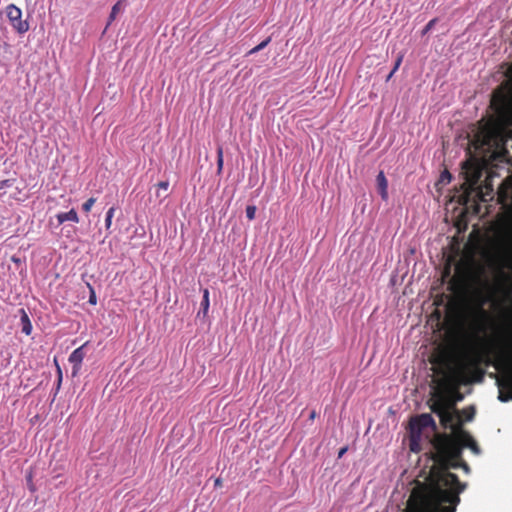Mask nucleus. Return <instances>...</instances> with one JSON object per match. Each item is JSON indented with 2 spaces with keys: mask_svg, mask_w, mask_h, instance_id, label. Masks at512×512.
I'll return each instance as SVG.
<instances>
[{
  "mask_svg": "<svg viewBox=\"0 0 512 512\" xmlns=\"http://www.w3.org/2000/svg\"><path fill=\"white\" fill-rule=\"evenodd\" d=\"M377 189L381 198L386 201L388 199V181L383 171L376 176Z\"/></svg>",
  "mask_w": 512,
  "mask_h": 512,
  "instance_id": "8",
  "label": "nucleus"
},
{
  "mask_svg": "<svg viewBox=\"0 0 512 512\" xmlns=\"http://www.w3.org/2000/svg\"><path fill=\"white\" fill-rule=\"evenodd\" d=\"M56 219L59 224H63L66 221H71L74 223L79 222V217L75 209H71L68 212H61L56 215Z\"/></svg>",
  "mask_w": 512,
  "mask_h": 512,
  "instance_id": "9",
  "label": "nucleus"
},
{
  "mask_svg": "<svg viewBox=\"0 0 512 512\" xmlns=\"http://www.w3.org/2000/svg\"><path fill=\"white\" fill-rule=\"evenodd\" d=\"M394 73H392V71L389 73V75L387 76V80H389L392 76H393Z\"/></svg>",
  "mask_w": 512,
  "mask_h": 512,
  "instance_id": "31",
  "label": "nucleus"
},
{
  "mask_svg": "<svg viewBox=\"0 0 512 512\" xmlns=\"http://www.w3.org/2000/svg\"><path fill=\"white\" fill-rule=\"evenodd\" d=\"M489 107L492 115L482 128L484 142L490 147L504 148L512 140V79L493 91Z\"/></svg>",
  "mask_w": 512,
  "mask_h": 512,
  "instance_id": "2",
  "label": "nucleus"
},
{
  "mask_svg": "<svg viewBox=\"0 0 512 512\" xmlns=\"http://www.w3.org/2000/svg\"><path fill=\"white\" fill-rule=\"evenodd\" d=\"M95 202H96V199L93 198V197H91L88 200H86V202H84L83 205H82L83 211L86 212V213L90 212V210L93 207V205L95 204Z\"/></svg>",
  "mask_w": 512,
  "mask_h": 512,
  "instance_id": "20",
  "label": "nucleus"
},
{
  "mask_svg": "<svg viewBox=\"0 0 512 512\" xmlns=\"http://www.w3.org/2000/svg\"><path fill=\"white\" fill-rule=\"evenodd\" d=\"M57 374H58V377H57V381H56V384H55L54 396H56L57 393L59 392L60 387H61V383H62V371H61V368L59 367V365H57Z\"/></svg>",
  "mask_w": 512,
  "mask_h": 512,
  "instance_id": "19",
  "label": "nucleus"
},
{
  "mask_svg": "<svg viewBox=\"0 0 512 512\" xmlns=\"http://www.w3.org/2000/svg\"><path fill=\"white\" fill-rule=\"evenodd\" d=\"M271 42V37H267L265 40H263L261 43H259L257 46L252 48L248 54L253 55L255 53H258L259 51L263 50L269 43Z\"/></svg>",
  "mask_w": 512,
  "mask_h": 512,
  "instance_id": "16",
  "label": "nucleus"
},
{
  "mask_svg": "<svg viewBox=\"0 0 512 512\" xmlns=\"http://www.w3.org/2000/svg\"><path fill=\"white\" fill-rule=\"evenodd\" d=\"M10 186V180H3L1 183H0V189H3L5 187H9Z\"/></svg>",
  "mask_w": 512,
  "mask_h": 512,
  "instance_id": "28",
  "label": "nucleus"
},
{
  "mask_svg": "<svg viewBox=\"0 0 512 512\" xmlns=\"http://www.w3.org/2000/svg\"><path fill=\"white\" fill-rule=\"evenodd\" d=\"M123 4L122 1H118L112 6L110 15L108 17V22L106 28L112 24V22L116 19L117 14L122 10Z\"/></svg>",
  "mask_w": 512,
  "mask_h": 512,
  "instance_id": "12",
  "label": "nucleus"
},
{
  "mask_svg": "<svg viewBox=\"0 0 512 512\" xmlns=\"http://www.w3.org/2000/svg\"><path fill=\"white\" fill-rule=\"evenodd\" d=\"M223 149L221 146L217 148V173L220 174L223 169Z\"/></svg>",
  "mask_w": 512,
  "mask_h": 512,
  "instance_id": "17",
  "label": "nucleus"
},
{
  "mask_svg": "<svg viewBox=\"0 0 512 512\" xmlns=\"http://www.w3.org/2000/svg\"><path fill=\"white\" fill-rule=\"evenodd\" d=\"M451 175L448 171H444L442 174H441V177H440V180L442 182H446V183H449L451 181Z\"/></svg>",
  "mask_w": 512,
  "mask_h": 512,
  "instance_id": "24",
  "label": "nucleus"
},
{
  "mask_svg": "<svg viewBox=\"0 0 512 512\" xmlns=\"http://www.w3.org/2000/svg\"><path fill=\"white\" fill-rule=\"evenodd\" d=\"M114 213H115V208L114 207L109 208L108 211L106 212V216H105V227H106V229H109L111 227Z\"/></svg>",
  "mask_w": 512,
  "mask_h": 512,
  "instance_id": "18",
  "label": "nucleus"
},
{
  "mask_svg": "<svg viewBox=\"0 0 512 512\" xmlns=\"http://www.w3.org/2000/svg\"><path fill=\"white\" fill-rule=\"evenodd\" d=\"M461 468H463V470L466 472V473H469L470 472V467L468 466L467 463L465 462H461Z\"/></svg>",
  "mask_w": 512,
  "mask_h": 512,
  "instance_id": "30",
  "label": "nucleus"
},
{
  "mask_svg": "<svg viewBox=\"0 0 512 512\" xmlns=\"http://www.w3.org/2000/svg\"><path fill=\"white\" fill-rule=\"evenodd\" d=\"M439 458L440 471L428 485L413 490L405 512H456L460 503L459 494L466 489V483H461L449 469L461 467L462 461Z\"/></svg>",
  "mask_w": 512,
  "mask_h": 512,
  "instance_id": "1",
  "label": "nucleus"
},
{
  "mask_svg": "<svg viewBox=\"0 0 512 512\" xmlns=\"http://www.w3.org/2000/svg\"><path fill=\"white\" fill-rule=\"evenodd\" d=\"M463 400V395H461L460 393H457L456 394V397L454 400L450 399V398H442V399H438L436 401L433 402V404L431 405V408L433 406H435L436 404L438 403H445L446 405L450 406L453 404V408L458 411V409L456 408V403L459 402V401H462Z\"/></svg>",
  "mask_w": 512,
  "mask_h": 512,
  "instance_id": "11",
  "label": "nucleus"
},
{
  "mask_svg": "<svg viewBox=\"0 0 512 512\" xmlns=\"http://www.w3.org/2000/svg\"><path fill=\"white\" fill-rule=\"evenodd\" d=\"M89 287H90V295H89V300H88V302H89L90 304H92V305H96V303H97V298H96L95 291H94V289H93L91 286H89Z\"/></svg>",
  "mask_w": 512,
  "mask_h": 512,
  "instance_id": "23",
  "label": "nucleus"
},
{
  "mask_svg": "<svg viewBox=\"0 0 512 512\" xmlns=\"http://www.w3.org/2000/svg\"><path fill=\"white\" fill-rule=\"evenodd\" d=\"M500 290V284L492 283L486 276L477 280L475 302L469 305L463 318L465 338L474 350L483 343V336L490 328V314L485 305L494 301Z\"/></svg>",
  "mask_w": 512,
  "mask_h": 512,
  "instance_id": "3",
  "label": "nucleus"
},
{
  "mask_svg": "<svg viewBox=\"0 0 512 512\" xmlns=\"http://www.w3.org/2000/svg\"><path fill=\"white\" fill-rule=\"evenodd\" d=\"M436 22H437V19H436V18H434V19L430 20V21L426 24V26L423 28V30H422V35H425V34H427L429 31H431V30H432V28L435 26Z\"/></svg>",
  "mask_w": 512,
  "mask_h": 512,
  "instance_id": "22",
  "label": "nucleus"
},
{
  "mask_svg": "<svg viewBox=\"0 0 512 512\" xmlns=\"http://www.w3.org/2000/svg\"><path fill=\"white\" fill-rule=\"evenodd\" d=\"M410 449L413 452L419 450V441L424 429L430 428L432 432L437 431V425L431 414L422 413L410 421Z\"/></svg>",
  "mask_w": 512,
  "mask_h": 512,
  "instance_id": "5",
  "label": "nucleus"
},
{
  "mask_svg": "<svg viewBox=\"0 0 512 512\" xmlns=\"http://www.w3.org/2000/svg\"><path fill=\"white\" fill-rule=\"evenodd\" d=\"M87 343L83 344L82 346L76 348L69 356V362L72 364V376H76L80 369L83 362V359L85 358V347Z\"/></svg>",
  "mask_w": 512,
  "mask_h": 512,
  "instance_id": "7",
  "label": "nucleus"
},
{
  "mask_svg": "<svg viewBox=\"0 0 512 512\" xmlns=\"http://www.w3.org/2000/svg\"><path fill=\"white\" fill-rule=\"evenodd\" d=\"M458 412L460 413L461 415V419H463V416H465V419L466 421H471L473 420L474 416H475V409L473 406H470L468 408H465L463 411H459ZM464 422V420H462V423Z\"/></svg>",
  "mask_w": 512,
  "mask_h": 512,
  "instance_id": "14",
  "label": "nucleus"
},
{
  "mask_svg": "<svg viewBox=\"0 0 512 512\" xmlns=\"http://www.w3.org/2000/svg\"><path fill=\"white\" fill-rule=\"evenodd\" d=\"M495 271H496V273H497L498 275H500V274H501L500 269H495Z\"/></svg>",
  "mask_w": 512,
  "mask_h": 512,
  "instance_id": "32",
  "label": "nucleus"
},
{
  "mask_svg": "<svg viewBox=\"0 0 512 512\" xmlns=\"http://www.w3.org/2000/svg\"><path fill=\"white\" fill-rule=\"evenodd\" d=\"M464 446H465V448H470V449H471V451H472L475 455H480V454H481V450H480L479 446H478V445H477V443L474 441V439L472 438V436H471V435H470V439L465 441Z\"/></svg>",
  "mask_w": 512,
  "mask_h": 512,
  "instance_id": "15",
  "label": "nucleus"
},
{
  "mask_svg": "<svg viewBox=\"0 0 512 512\" xmlns=\"http://www.w3.org/2000/svg\"><path fill=\"white\" fill-rule=\"evenodd\" d=\"M255 215H256V207L254 205H248L246 207V217L249 220H253L255 218Z\"/></svg>",
  "mask_w": 512,
  "mask_h": 512,
  "instance_id": "21",
  "label": "nucleus"
},
{
  "mask_svg": "<svg viewBox=\"0 0 512 512\" xmlns=\"http://www.w3.org/2000/svg\"><path fill=\"white\" fill-rule=\"evenodd\" d=\"M507 261L512 264V243H511V246L508 250V254H507Z\"/></svg>",
  "mask_w": 512,
  "mask_h": 512,
  "instance_id": "27",
  "label": "nucleus"
},
{
  "mask_svg": "<svg viewBox=\"0 0 512 512\" xmlns=\"http://www.w3.org/2000/svg\"><path fill=\"white\" fill-rule=\"evenodd\" d=\"M401 61H402V57H398V59L396 60V62L394 64V67L392 69V73H395L398 70V68L401 64Z\"/></svg>",
  "mask_w": 512,
  "mask_h": 512,
  "instance_id": "26",
  "label": "nucleus"
},
{
  "mask_svg": "<svg viewBox=\"0 0 512 512\" xmlns=\"http://www.w3.org/2000/svg\"><path fill=\"white\" fill-rule=\"evenodd\" d=\"M219 482H220V480H219V479H217V480L215 481V484H216V485H218V484H219Z\"/></svg>",
  "mask_w": 512,
  "mask_h": 512,
  "instance_id": "33",
  "label": "nucleus"
},
{
  "mask_svg": "<svg viewBox=\"0 0 512 512\" xmlns=\"http://www.w3.org/2000/svg\"><path fill=\"white\" fill-rule=\"evenodd\" d=\"M209 306H210L209 290L207 288H205L203 290V298H202V301H201V310H202L204 315L207 314V312L209 310Z\"/></svg>",
  "mask_w": 512,
  "mask_h": 512,
  "instance_id": "13",
  "label": "nucleus"
},
{
  "mask_svg": "<svg viewBox=\"0 0 512 512\" xmlns=\"http://www.w3.org/2000/svg\"><path fill=\"white\" fill-rule=\"evenodd\" d=\"M432 412L439 417L443 428L452 432L441 447L439 457H446L448 461L461 460L464 443L470 439V434L462 429L460 413L453 408V404L448 406L445 403L433 406Z\"/></svg>",
  "mask_w": 512,
  "mask_h": 512,
  "instance_id": "4",
  "label": "nucleus"
},
{
  "mask_svg": "<svg viewBox=\"0 0 512 512\" xmlns=\"http://www.w3.org/2000/svg\"><path fill=\"white\" fill-rule=\"evenodd\" d=\"M7 18L13 29L19 33L24 34L29 30V24L26 20H22V11L14 4L6 7Z\"/></svg>",
  "mask_w": 512,
  "mask_h": 512,
  "instance_id": "6",
  "label": "nucleus"
},
{
  "mask_svg": "<svg viewBox=\"0 0 512 512\" xmlns=\"http://www.w3.org/2000/svg\"><path fill=\"white\" fill-rule=\"evenodd\" d=\"M348 448L347 447H342L339 452H338V458H342L343 455L347 452Z\"/></svg>",
  "mask_w": 512,
  "mask_h": 512,
  "instance_id": "29",
  "label": "nucleus"
},
{
  "mask_svg": "<svg viewBox=\"0 0 512 512\" xmlns=\"http://www.w3.org/2000/svg\"><path fill=\"white\" fill-rule=\"evenodd\" d=\"M159 190L167 191L169 188V181H161L157 184Z\"/></svg>",
  "mask_w": 512,
  "mask_h": 512,
  "instance_id": "25",
  "label": "nucleus"
},
{
  "mask_svg": "<svg viewBox=\"0 0 512 512\" xmlns=\"http://www.w3.org/2000/svg\"><path fill=\"white\" fill-rule=\"evenodd\" d=\"M20 320H21V325H22V332L27 336L30 335L32 332V324H31V321L24 309H21Z\"/></svg>",
  "mask_w": 512,
  "mask_h": 512,
  "instance_id": "10",
  "label": "nucleus"
}]
</instances>
